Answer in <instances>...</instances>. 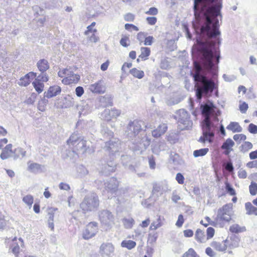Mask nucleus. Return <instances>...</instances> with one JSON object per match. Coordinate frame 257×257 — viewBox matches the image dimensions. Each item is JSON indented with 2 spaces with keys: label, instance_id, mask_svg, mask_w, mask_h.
<instances>
[{
  "label": "nucleus",
  "instance_id": "nucleus-1",
  "mask_svg": "<svg viewBox=\"0 0 257 257\" xmlns=\"http://www.w3.org/2000/svg\"><path fill=\"white\" fill-rule=\"evenodd\" d=\"M147 127L144 121L138 119L130 121L127 125V136L133 141L131 148L137 154H142L150 144L151 140L146 133Z\"/></svg>",
  "mask_w": 257,
  "mask_h": 257
},
{
  "label": "nucleus",
  "instance_id": "nucleus-2",
  "mask_svg": "<svg viewBox=\"0 0 257 257\" xmlns=\"http://www.w3.org/2000/svg\"><path fill=\"white\" fill-rule=\"evenodd\" d=\"M99 205L98 196L92 193L85 196L80 207L84 213L96 210Z\"/></svg>",
  "mask_w": 257,
  "mask_h": 257
},
{
  "label": "nucleus",
  "instance_id": "nucleus-3",
  "mask_svg": "<svg viewBox=\"0 0 257 257\" xmlns=\"http://www.w3.org/2000/svg\"><path fill=\"white\" fill-rule=\"evenodd\" d=\"M232 204L229 203L223 205L218 209L217 214L215 218L216 222H228L231 220L232 215Z\"/></svg>",
  "mask_w": 257,
  "mask_h": 257
},
{
  "label": "nucleus",
  "instance_id": "nucleus-4",
  "mask_svg": "<svg viewBox=\"0 0 257 257\" xmlns=\"http://www.w3.org/2000/svg\"><path fill=\"white\" fill-rule=\"evenodd\" d=\"M200 109L202 114L205 116L201 124H205V122H207L209 125H215L210 120L211 115L215 113L216 110L218 109L214 104L212 102L209 101L207 103L201 104Z\"/></svg>",
  "mask_w": 257,
  "mask_h": 257
},
{
  "label": "nucleus",
  "instance_id": "nucleus-5",
  "mask_svg": "<svg viewBox=\"0 0 257 257\" xmlns=\"http://www.w3.org/2000/svg\"><path fill=\"white\" fill-rule=\"evenodd\" d=\"M203 136H201L198 141L203 143L208 141L212 143L213 141L215 132L216 128V125H209L207 122L205 124H201Z\"/></svg>",
  "mask_w": 257,
  "mask_h": 257
},
{
  "label": "nucleus",
  "instance_id": "nucleus-6",
  "mask_svg": "<svg viewBox=\"0 0 257 257\" xmlns=\"http://www.w3.org/2000/svg\"><path fill=\"white\" fill-rule=\"evenodd\" d=\"M98 231V224L92 221L89 222L85 227L82 232L83 239L88 240L94 237Z\"/></svg>",
  "mask_w": 257,
  "mask_h": 257
},
{
  "label": "nucleus",
  "instance_id": "nucleus-7",
  "mask_svg": "<svg viewBox=\"0 0 257 257\" xmlns=\"http://www.w3.org/2000/svg\"><path fill=\"white\" fill-rule=\"evenodd\" d=\"M120 141L116 139L110 140L105 143L103 149L109 153L111 158L116 153L118 152L119 149Z\"/></svg>",
  "mask_w": 257,
  "mask_h": 257
},
{
  "label": "nucleus",
  "instance_id": "nucleus-8",
  "mask_svg": "<svg viewBox=\"0 0 257 257\" xmlns=\"http://www.w3.org/2000/svg\"><path fill=\"white\" fill-rule=\"evenodd\" d=\"M95 183L98 185H99V183L100 186L104 185L105 186V190L112 194L116 191L118 186V181L114 177L110 178L108 181L104 183L101 180H96Z\"/></svg>",
  "mask_w": 257,
  "mask_h": 257
},
{
  "label": "nucleus",
  "instance_id": "nucleus-9",
  "mask_svg": "<svg viewBox=\"0 0 257 257\" xmlns=\"http://www.w3.org/2000/svg\"><path fill=\"white\" fill-rule=\"evenodd\" d=\"M174 117L179 123L183 124L185 127L188 126L191 123L188 112L184 109L177 111Z\"/></svg>",
  "mask_w": 257,
  "mask_h": 257
},
{
  "label": "nucleus",
  "instance_id": "nucleus-10",
  "mask_svg": "<svg viewBox=\"0 0 257 257\" xmlns=\"http://www.w3.org/2000/svg\"><path fill=\"white\" fill-rule=\"evenodd\" d=\"M99 220L105 226H109L111 223L114 221V216L112 213L107 210L100 211L98 213Z\"/></svg>",
  "mask_w": 257,
  "mask_h": 257
},
{
  "label": "nucleus",
  "instance_id": "nucleus-11",
  "mask_svg": "<svg viewBox=\"0 0 257 257\" xmlns=\"http://www.w3.org/2000/svg\"><path fill=\"white\" fill-rule=\"evenodd\" d=\"M89 90L93 93H103L105 91L106 87L103 80H100L90 85Z\"/></svg>",
  "mask_w": 257,
  "mask_h": 257
},
{
  "label": "nucleus",
  "instance_id": "nucleus-12",
  "mask_svg": "<svg viewBox=\"0 0 257 257\" xmlns=\"http://www.w3.org/2000/svg\"><path fill=\"white\" fill-rule=\"evenodd\" d=\"M120 114V110L114 108L111 109H105L101 114L105 120L109 121L113 118H116Z\"/></svg>",
  "mask_w": 257,
  "mask_h": 257
},
{
  "label": "nucleus",
  "instance_id": "nucleus-13",
  "mask_svg": "<svg viewBox=\"0 0 257 257\" xmlns=\"http://www.w3.org/2000/svg\"><path fill=\"white\" fill-rule=\"evenodd\" d=\"M80 77L79 75L74 74L70 70V73H68L67 76L62 81L64 84L69 85L77 83L80 80Z\"/></svg>",
  "mask_w": 257,
  "mask_h": 257
},
{
  "label": "nucleus",
  "instance_id": "nucleus-14",
  "mask_svg": "<svg viewBox=\"0 0 257 257\" xmlns=\"http://www.w3.org/2000/svg\"><path fill=\"white\" fill-rule=\"evenodd\" d=\"M114 248L111 243H103L100 247V253L102 255L109 256L114 252Z\"/></svg>",
  "mask_w": 257,
  "mask_h": 257
},
{
  "label": "nucleus",
  "instance_id": "nucleus-15",
  "mask_svg": "<svg viewBox=\"0 0 257 257\" xmlns=\"http://www.w3.org/2000/svg\"><path fill=\"white\" fill-rule=\"evenodd\" d=\"M116 164L113 161H108L103 165L101 172L104 175H108L110 173L113 172L116 170Z\"/></svg>",
  "mask_w": 257,
  "mask_h": 257
},
{
  "label": "nucleus",
  "instance_id": "nucleus-16",
  "mask_svg": "<svg viewBox=\"0 0 257 257\" xmlns=\"http://www.w3.org/2000/svg\"><path fill=\"white\" fill-rule=\"evenodd\" d=\"M61 91V87L57 85L50 86L48 91L44 92V97L52 98L60 94Z\"/></svg>",
  "mask_w": 257,
  "mask_h": 257
},
{
  "label": "nucleus",
  "instance_id": "nucleus-17",
  "mask_svg": "<svg viewBox=\"0 0 257 257\" xmlns=\"http://www.w3.org/2000/svg\"><path fill=\"white\" fill-rule=\"evenodd\" d=\"M168 129V126L166 123L160 124L156 129L152 131V134L154 138H159L162 135L165 133Z\"/></svg>",
  "mask_w": 257,
  "mask_h": 257
},
{
  "label": "nucleus",
  "instance_id": "nucleus-18",
  "mask_svg": "<svg viewBox=\"0 0 257 257\" xmlns=\"http://www.w3.org/2000/svg\"><path fill=\"white\" fill-rule=\"evenodd\" d=\"M37 67L41 72H45L50 68L49 63L45 59H40L37 63Z\"/></svg>",
  "mask_w": 257,
  "mask_h": 257
},
{
  "label": "nucleus",
  "instance_id": "nucleus-19",
  "mask_svg": "<svg viewBox=\"0 0 257 257\" xmlns=\"http://www.w3.org/2000/svg\"><path fill=\"white\" fill-rule=\"evenodd\" d=\"M99 102L103 107L112 106L113 105L112 98L111 95L106 94L99 98Z\"/></svg>",
  "mask_w": 257,
  "mask_h": 257
},
{
  "label": "nucleus",
  "instance_id": "nucleus-20",
  "mask_svg": "<svg viewBox=\"0 0 257 257\" xmlns=\"http://www.w3.org/2000/svg\"><path fill=\"white\" fill-rule=\"evenodd\" d=\"M13 153L12 145L11 144L7 145L3 150L0 155V157L2 160H6L10 157L11 154Z\"/></svg>",
  "mask_w": 257,
  "mask_h": 257
},
{
  "label": "nucleus",
  "instance_id": "nucleus-21",
  "mask_svg": "<svg viewBox=\"0 0 257 257\" xmlns=\"http://www.w3.org/2000/svg\"><path fill=\"white\" fill-rule=\"evenodd\" d=\"M227 241L228 240L227 239L223 241V243H221L217 241H213L211 243V246L217 251H223L227 249V245L226 244V243Z\"/></svg>",
  "mask_w": 257,
  "mask_h": 257
},
{
  "label": "nucleus",
  "instance_id": "nucleus-22",
  "mask_svg": "<svg viewBox=\"0 0 257 257\" xmlns=\"http://www.w3.org/2000/svg\"><path fill=\"white\" fill-rule=\"evenodd\" d=\"M42 166L36 163H31L28 166V170L34 174H38L42 171Z\"/></svg>",
  "mask_w": 257,
  "mask_h": 257
},
{
  "label": "nucleus",
  "instance_id": "nucleus-23",
  "mask_svg": "<svg viewBox=\"0 0 257 257\" xmlns=\"http://www.w3.org/2000/svg\"><path fill=\"white\" fill-rule=\"evenodd\" d=\"M228 130L232 131L233 133H240L242 132V128L237 122H231L226 127Z\"/></svg>",
  "mask_w": 257,
  "mask_h": 257
},
{
  "label": "nucleus",
  "instance_id": "nucleus-24",
  "mask_svg": "<svg viewBox=\"0 0 257 257\" xmlns=\"http://www.w3.org/2000/svg\"><path fill=\"white\" fill-rule=\"evenodd\" d=\"M16 237H15L12 240V243L10 245V250L15 254V257H18V254L20 251V246L18 243L16 242Z\"/></svg>",
  "mask_w": 257,
  "mask_h": 257
},
{
  "label": "nucleus",
  "instance_id": "nucleus-25",
  "mask_svg": "<svg viewBox=\"0 0 257 257\" xmlns=\"http://www.w3.org/2000/svg\"><path fill=\"white\" fill-rule=\"evenodd\" d=\"M86 141L81 139L76 145V149L77 151L81 152L82 154L84 153L87 150L86 148Z\"/></svg>",
  "mask_w": 257,
  "mask_h": 257
},
{
  "label": "nucleus",
  "instance_id": "nucleus-26",
  "mask_svg": "<svg viewBox=\"0 0 257 257\" xmlns=\"http://www.w3.org/2000/svg\"><path fill=\"white\" fill-rule=\"evenodd\" d=\"M247 214L248 215L254 214L257 215V207L253 206L250 202H246L245 204Z\"/></svg>",
  "mask_w": 257,
  "mask_h": 257
},
{
  "label": "nucleus",
  "instance_id": "nucleus-27",
  "mask_svg": "<svg viewBox=\"0 0 257 257\" xmlns=\"http://www.w3.org/2000/svg\"><path fill=\"white\" fill-rule=\"evenodd\" d=\"M167 139L171 144H174L178 141L179 135L176 133H171L167 136Z\"/></svg>",
  "mask_w": 257,
  "mask_h": 257
},
{
  "label": "nucleus",
  "instance_id": "nucleus-28",
  "mask_svg": "<svg viewBox=\"0 0 257 257\" xmlns=\"http://www.w3.org/2000/svg\"><path fill=\"white\" fill-rule=\"evenodd\" d=\"M141 52L139 57L144 60H146L151 53L150 49L148 47H141Z\"/></svg>",
  "mask_w": 257,
  "mask_h": 257
},
{
  "label": "nucleus",
  "instance_id": "nucleus-29",
  "mask_svg": "<svg viewBox=\"0 0 257 257\" xmlns=\"http://www.w3.org/2000/svg\"><path fill=\"white\" fill-rule=\"evenodd\" d=\"M136 245V242L132 240H123L121 243V246L127 248L128 249H132Z\"/></svg>",
  "mask_w": 257,
  "mask_h": 257
},
{
  "label": "nucleus",
  "instance_id": "nucleus-30",
  "mask_svg": "<svg viewBox=\"0 0 257 257\" xmlns=\"http://www.w3.org/2000/svg\"><path fill=\"white\" fill-rule=\"evenodd\" d=\"M130 73L135 77L141 79L144 76V72L142 70H139L136 68L130 70Z\"/></svg>",
  "mask_w": 257,
  "mask_h": 257
},
{
  "label": "nucleus",
  "instance_id": "nucleus-31",
  "mask_svg": "<svg viewBox=\"0 0 257 257\" xmlns=\"http://www.w3.org/2000/svg\"><path fill=\"white\" fill-rule=\"evenodd\" d=\"M81 137L78 136V134L74 133H73L70 137L69 139L67 141V144L70 145L72 144V145H75V144L78 141H79L81 139Z\"/></svg>",
  "mask_w": 257,
  "mask_h": 257
},
{
  "label": "nucleus",
  "instance_id": "nucleus-32",
  "mask_svg": "<svg viewBox=\"0 0 257 257\" xmlns=\"http://www.w3.org/2000/svg\"><path fill=\"white\" fill-rule=\"evenodd\" d=\"M209 151L208 148H203L199 150H196L193 152V156L195 158L202 157L205 156Z\"/></svg>",
  "mask_w": 257,
  "mask_h": 257
},
{
  "label": "nucleus",
  "instance_id": "nucleus-33",
  "mask_svg": "<svg viewBox=\"0 0 257 257\" xmlns=\"http://www.w3.org/2000/svg\"><path fill=\"white\" fill-rule=\"evenodd\" d=\"M252 147V144L250 142H244V143L240 146L239 149L240 152L245 153L251 149Z\"/></svg>",
  "mask_w": 257,
  "mask_h": 257
},
{
  "label": "nucleus",
  "instance_id": "nucleus-34",
  "mask_svg": "<svg viewBox=\"0 0 257 257\" xmlns=\"http://www.w3.org/2000/svg\"><path fill=\"white\" fill-rule=\"evenodd\" d=\"M234 143L231 139H227L222 144L221 148L222 150H229L234 146Z\"/></svg>",
  "mask_w": 257,
  "mask_h": 257
},
{
  "label": "nucleus",
  "instance_id": "nucleus-35",
  "mask_svg": "<svg viewBox=\"0 0 257 257\" xmlns=\"http://www.w3.org/2000/svg\"><path fill=\"white\" fill-rule=\"evenodd\" d=\"M195 238L200 242H203L205 239L204 232L200 229H197L195 233Z\"/></svg>",
  "mask_w": 257,
  "mask_h": 257
},
{
  "label": "nucleus",
  "instance_id": "nucleus-36",
  "mask_svg": "<svg viewBox=\"0 0 257 257\" xmlns=\"http://www.w3.org/2000/svg\"><path fill=\"white\" fill-rule=\"evenodd\" d=\"M32 84L35 88L36 91L40 93L43 91L44 84L43 82H40L37 81H34L32 83Z\"/></svg>",
  "mask_w": 257,
  "mask_h": 257
},
{
  "label": "nucleus",
  "instance_id": "nucleus-37",
  "mask_svg": "<svg viewBox=\"0 0 257 257\" xmlns=\"http://www.w3.org/2000/svg\"><path fill=\"white\" fill-rule=\"evenodd\" d=\"M123 225L125 228H131L135 223V220L132 218H126L122 219Z\"/></svg>",
  "mask_w": 257,
  "mask_h": 257
},
{
  "label": "nucleus",
  "instance_id": "nucleus-38",
  "mask_svg": "<svg viewBox=\"0 0 257 257\" xmlns=\"http://www.w3.org/2000/svg\"><path fill=\"white\" fill-rule=\"evenodd\" d=\"M36 81L43 82H47L49 80V76L48 74L45 72H41V73L38 76L36 75L35 77Z\"/></svg>",
  "mask_w": 257,
  "mask_h": 257
},
{
  "label": "nucleus",
  "instance_id": "nucleus-39",
  "mask_svg": "<svg viewBox=\"0 0 257 257\" xmlns=\"http://www.w3.org/2000/svg\"><path fill=\"white\" fill-rule=\"evenodd\" d=\"M229 230L232 233H238L245 230V227H240L238 224H235L230 226Z\"/></svg>",
  "mask_w": 257,
  "mask_h": 257
},
{
  "label": "nucleus",
  "instance_id": "nucleus-40",
  "mask_svg": "<svg viewBox=\"0 0 257 257\" xmlns=\"http://www.w3.org/2000/svg\"><path fill=\"white\" fill-rule=\"evenodd\" d=\"M77 172L78 174V175L80 177H82L86 175L88 171L86 169V168L83 165H79L77 167Z\"/></svg>",
  "mask_w": 257,
  "mask_h": 257
},
{
  "label": "nucleus",
  "instance_id": "nucleus-41",
  "mask_svg": "<svg viewBox=\"0 0 257 257\" xmlns=\"http://www.w3.org/2000/svg\"><path fill=\"white\" fill-rule=\"evenodd\" d=\"M162 225V223L161 222L160 216H159L156 221H154L151 223L150 229L151 230H156L160 227Z\"/></svg>",
  "mask_w": 257,
  "mask_h": 257
},
{
  "label": "nucleus",
  "instance_id": "nucleus-42",
  "mask_svg": "<svg viewBox=\"0 0 257 257\" xmlns=\"http://www.w3.org/2000/svg\"><path fill=\"white\" fill-rule=\"evenodd\" d=\"M48 102V100L44 97V98H42L38 102V109L41 111H44L45 110V106L47 105Z\"/></svg>",
  "mask_w": 257,
  "mask_h": 257
},
{
  "label": "nucleus",
  "instance_id": "nucleus-43",
  "mask_svg": "<svg viewBox=\"0 0 257 257\" xmlns=\"http://www.w3.org/2000/svg\"><path fill=\"white\" fill-rule=\"evenodd\" d=\"M23 201L30 208L33 203L34 198L31 195H27L23 197Z\"/></svg>",
  "mask_w": 257,
  "mask_h": 257
},
{
  "label": "nucleus",
  "instance_id": "nucleus-44",
  "mask_svg": "<svg viewBox=\"0 0 257 257\" xmlns=\"http://www.w3.org/2000/svg\"><path fill=\"white\" fill-rule=\"evenodd\" d=\"M182 257H200L193 248H189Z\"/></svg>",
  "mask_w": 257,
  "mask_h": 257
},
{
  "label": "nucleus",
  "instance_id": "nucleus-45",
  "mask_svg": "<svg viewBox=\"0 0 257 257\" xmlns=\"http://www.w3.org/2000/svg\"><path fill=\"white\" fill-rule=\"evenodd\" d=\"M225 190L227 193L231 196H234L236 194L234 189L227 182H225Z\"/></svg>",
  "mask_w": 257,
  "mask_h": 257
},
{
  "label": "nucleus",
  "instance_id": "nucleus-46",
  "mask_svg": "<svg viewBox=\"0 0 257 257\" xmlns=\"http://www.w3.org/2000/svg\"><path fill=\"white\" fill-rule=\"evenodd\" d=\"M249 192L251 195H255L257 193V183L251 181L249 186Z\"/></svg>",
  "mask_w": 257,
  "mask_h": 257
},
{
  "label": "nucleus",
  "instance_id": "nucleus-47",
  "mask_svg": "<svg viewBox=\"0 0 257 257\" xmlns=\"http://www.w3.org/2000/svg\"><path fill=\"white\" fill-rule=\"evenodd\" d=\"M120 160L123 166H127L131 161V157L128 155H122L121 156Z\"/></svg>",
  "mask_w": 257,
  "mask_h": 257
},
{
  "label": "nucleus",
  "instance_id": "nucleus-48",
  "mask_svg": "<svg viewBox=\"0 0 257 257\" xmlns=\"http://www.w3.org/2000/svg\"><path fill=\"white\" fill-rule=\"evenodd\" d=\"M31 82V80L25 77V76L22 77L18 82V84L20 86H27Z\"/></svg>",
  "mask_w": 257,
  "mask_h": 257
},
{
  "label": "nucleus",
  "instance_id": "nucleus-49",
  "mask_svg": "<svg viewBox=\"0 0 257 257\" xmlns=\"http://www.w3.org/2000/svg\"><path fill=\"white\" fill-rule=\"evenodd\" d=\"M128 169L132 172L137 173V175L139 177H143L145 175L144 173H138V170L137 168L132 165H128Z\"/></svg>",
  "mask_w": 257,
  "mask_h": 257
},
{
  "label": "nucleus",
  "instance_id": "nucleus-50",
  "mask_svg": "<svg viewBox=\"0 0 257 257\" xmlns=\"http://www.w3.org/2000/svg\"><path fill=\"white\" fill-rule=\"evenodd\" d=\"M215 230L212 227H209L207 228L206 230L207 233V238L208 239H210L213 237L214 235Z\"/></svg>",
  "mask_w": 257,
  "mask_h": 257
},
{
  "label": "nucleus",
  "instance_id": "nucleus-51",
  "mask_svg": "<svg viewBox=\"0 0 257 257\" xmlns=\"http://www.w3.org/2000/svg\"><path fill=\"white\" fill-rule=\"evenodd\" d=\"M248 131L251 134H257V125L253 123H250L248 126Z\"/></svg>",
  "mask_w": 257,
  "mask_h": 257
},
{
  "label": "nucleus",
  "instance_id": "nucleus-52",
  "mask_svg": "<svg viewBox=\"0 0 257 257\" xmlns=\"http://www.w3.org/2000/svg\"><path fill=\"white\" fill-rule=\"evenodd\" d=\"M239 110L242 113H245L248 108V106L246 102H243L239 104Z\"/></svg>",
  "mask_w": 257,
  "mask_h": 257
},
{
  "label": "nucleus",
  "instance_id": "nucleus-53",
  "mask_svg": "<svg viewBox=\"0 0 257 257\" xmlns=\"http://www.w3.org/2000/svg\"><path fill=\"white\" fill-rule=\"evenodd\" d=\"M7 225L6 220L5 219V216L0 213V229H4Z\"/></svg>",
  "mask_w": 257,
  "mask_h": 257
},
{
  "label": "nucleus",
  "instance_id": "nucleus-54",
  "mask_svg": "<svg viewBox=\"0 0 257 257\" xmlns=\"http://www.w3.org/2000/svg\"><path fill=\"white\" fill-rule=\"evenodd\" d=\"M127 41H129V38L127 36H124L121 38L120 44L123 47H127L130 45V44L127 43Z\"/></svg>",
  "mask_w": 257,
  "mask_h": 257
},
{
  "label": "nucleus",
  "instance_id": "nucleus-55",
  "mask_svg": "<svg viewBox=\"0 0 257 257\" xmlns=\"http://www.w3.org/2000/svg\"><path fill=\"white\" fill-rule=\"evenodd\" d=\"M68 73H70V69L65 68L60 70L58 72V75L59 77L62 78L65 76L66 77Z\"/></svg>",
  "mask_w": 257,
  "mask_h": 257
},
{
  "label": "nucleus",
  "instance_id": "nucleus-56",
  "mask_svg": "<svg viewBox=\"0 0 257 257\" xmlns=\"http://www.w3.org/2000/svg\"><path fill=\"white\" fill-rule=\"evenodd\" d=\"M184 177L181 173H178L176 176V180L180 184H183L184 182Z\"/></svg>",
  "mask_w": 257,
  "mask_h": 257
},
{
  "label": "nucleus",
  "instance_id": "nucleus-57",
  "mask_svg": "<svg viewBox=\"0 0 257 257\" xmlns=\"http://www.w3.org/2000/svg\"><path fill=\"white\" fill-rule=\"evenodd\" d=\"M223 78L224 80L226 82H231L236 79V76L233 75H227L225 74L223 75Z\"/></svg>",
  "mask_w": 257,
  "mask_h": 257
},
{
  "label": "nucleus",
  "instance_id": "nucleus-58",
  "mask_svg": "<svg viewBox=\"0 0 257 257\" xmlns=\"http://www.w3.org/2000/svg\"><path fill=\"white\" fill-rule=\"evenodd\" d=\"M149 164L151 169H154L156 168L155 160L153 156L149 157Z\"/></svg>",
  "mask_w": 257,
  "mask_h": 257
},
{
  "label": "nucleus",
  "instance_id": "nucleus-59",
  "mask_svg": "<svg viewBox=\"0 0 257 257\" xmlns=\"http://www.w3.org/2000/svg\"><path fill=\"white\" fill-rule=\"evenodd\" d=\"M153 40L154 38L153 36H149L146 37L144 41V45L146 46H151L153 42Z\"/></svg>",
  "mask_w": 257,
  "mask_h": 257
},
{
  "label": "nucleus",
  "instance_id": "nucleus-60",
  "mask_svg": "<svg viewBox=\"0 0 257 257\" xmlns=\"http://www.w3.org/2000/svg\"><path fill=\"white\" fill-rule=\"evenodd\" d=\"M158 13V10L155 7H151L149 11L146 12V14L150 15H156Z\"/></svg>",
  "mask_w": 257,
  "mask_h": 257
},
{
  "label": "nucleus",
  "instance_id": "nucleus-61",
  "mask_svg": "<svg viewBox=\"0 0 257 257\" xmlns=\"http://www.w3.org/2000/svg\"><path fill=\"white\" fill-rule=\"evenodd\" d=\"M184 220L183 218V216L182 214H180L178 216V220L176 223V225L179 227H180L182 226L184 223Z\"/></svg>",
  "mask_w": 257,
  "mask_h": 257
},
{
  "label": "nucleus",
  "instance_id": "nucleus-62",
  "mask_svg": "<svg viewBox=\"0 0 257 257\" xmlns=\"http://www.w3.org/2000/svg\"><path fill=\"white\" fill-rule=\"evenodd\" d=\"M84 92V89L82 86H78L75 89V93L78 97H81Z\"/></svg>",
  "mask_w": 257,
  "mask_h": 257
},
{
  "label": "nucleus",
  "instance_id": "nucleus-63",
  "mask_svg": "<svg viewBox=\"0 0 257 257\" xmlns=\"http://www.w3.org/2000/svg\"><path fill=\"white\" fill-rule=\"evenodd\" d=\"M183 28H184V30L185 32V35H186V37L188 39H191L192 37V35L189 31L188 27L186 25H184Z\"/></svg>",
  "mask_w": 257,
  "mask_h": 257
},
{
  "label": "nucleus",
  "instance_id": "nucleus-64",
  "mask_svg": "<svg viewBox=\"0 0 257 257\" xmlns=\"http://www.w3.org/2000/svg\"><path fill=\"white\" fill-rule=\"evenodd\" d=\"M146 20L149 25H154L156 23L157 19L155 17H149L147 18Z\"/></svg>",
  "mask_w": 257,
  "mask_h": 257
}]
</instances>
